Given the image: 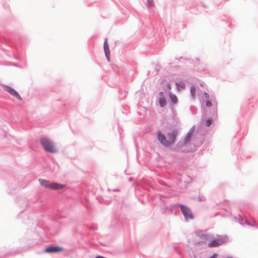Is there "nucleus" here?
I'll return each mask as SVG.
<instances>
[{
	"instance_id": "14",
	"label": "nucleus",
	"mask_w": 258,
	"mask_h": 258,
	"mask_svg": "<svg viewBox=\"0 0 258 258\" xmlns=\"http://www.w3.org/2000/svg\"><path fill=\"white\" fill-rule=\"evenodd\" d=\"M148 6L150 8L153 7L154 6L153 0H148Z\"/></svg>"
},
{
	"instance_id": "18",
	"label": "nucleus",
	"mask_w": 258,
	"mask_h": 258,
	"mask_svg": "<svg viewBox=\"0 0 258 258\" xmlns=\"http://www.w3.org/2000/svg\"><path fill=\"white\" fill-rule=\"evenodd\" d=\"M167 88L169 90H170L171 89V85L168 83L167 85Z\"/></svg>"
},
{
	"instance_id": "13",
	"label": "nucleus",
	"mask_w": 258,
	"mask_h": 258,
	"mask_svg": "<svg viewBox=\"0 0 258 258\" xmlns=\"http://www.w3.org/2000/svg\"><path fill=\"white\" fill-rule=\"evenodd\" d=\"M159 104L161 107H164L165 106L166 104V99L163 97L160 98L159 100Z\"/></svg>"
},
{
	"instance_id": "7",
	"label": "nucleus",
	"mask_w": 258,
	"mask_h": 258,
	"mask_svg": "<svg viewBox=\"0 0 258 258\" xmlns=\"http://www.w3.org/2000/svg\"><path fill=\"white\" fill-rule=\"evenodd\" d=\"M104 50L105 52V56L106 57V58L108 60V61H110V51L109 49V46L107 42V38H106L105 39V41L104 42Z\"/></svg>"
},
{
	"instance_id": "17",
	"label": "nucleus",
	"mask_w": 258,
	"mask_h": 258,
	"mask_svg": "<svg viewBox=\"0 0 258 258\" xmlns=\"http://www.w3.org/2000/svg\"><path fill=\"white\" fill-rule=\"evenodd\" d=\"M206 106L207 107H211L212 106V102L210 101H207L206 102Z\"/></svg>"
},
{
	"instance_id": "20",
	"label": "nucleus",
	"mask_w": 258,
	"mask_h": 258,
	"mask_svg": "<svg viewBox=\"0 0 258 258\" xmlns=\"http://www.w3.org/2000/svg\"><path fill=\"white\" fill-rule=\"evenodd\" d=\"M159 96H160V98L163 97V93L162 92H161L159 93Z\"/></svg>"
},
{
	"instance_id": "16",
	"label": "nucleus",
	"mask_w": 258,
	"mask_h": 258,
	"mask_svg": "<svg viewBox=\"0 0 258 258\" xmlns=\"http://www.w3.org/2000/svg\"><path fill=\"white\" fill-rule=\"evenodd\" d=\"M211 124V120L210 119H208L206 121V125L207 126H209Z\"/></svg>"
},
{
	"instance_id": "12",
	"label": "nucleus",
	"mask_w": 258,
	"mask_h": 258,
	"mask_svg": "<svg viewBox=\"0 0 258 258\" xmlns=\"http://www.w3.org/2000/svg\"><path fill=\"white\" fill-rule=\"evenodd\" d=\"M169 97H170V98L171 99V100L172 101V102L174 103H176L177 102V97L176 96V95H175L174 94L171 93H169Z\"/></svg>"
},
{
	"instance_id": "9",
	"label": "nucleus",
	"mask_w": 258,
	"mask_h": 258,
	"mask_svg": "<svg viewBox=\"0 0 258 258\" xmlns=\"http://www.w3.org/2000/svg\"><path fill=\"white\" fill-rule=\"evenodd\" d=\"M39 182L41 186L50 189L51 183L45 179H39Z\"/></svg>"
},
{
	"instance_id": "11",
	"label": "nucleus",
	"mask_w": 258,
	"mask_h": 258,
	"mask_svg": "<svg viewBox=\"0 0 258 258\" xmlns=\"http://www.w3.org/2000/svg\"><path fill=\"white\" fill-rule=\"evenodd\" d=\"M176 85L178 91H180L181 89H183L185 87V85L182 82L176 83Z\"/></svg>"
},
{
	"instance_id": "10",
	"label": "nucleus",
	"mask_w": 258,
	"mask_h": 258,
	"mask_svg": "<svg viewBox=\"0 0 258 258\" xmlns=\"http://www.w3.org/2000/svg\"><path fill=\"white\" fill-rule=\"evenodd\" d=\"M65 186L63 184H59L57 183H51L50 185V189H54V190H58L59 189H62Z\"/></svg>"
},
{
	"instance_id": "8",
	"label": "nucleus",
	"mask_w": 258,
	"mask_h": 258,
	"mask_svg": "<svg viewBox=\"0 0 258 258\" xmlns=\"http://www.w3.org/2000/svg\"><path fill=\"white\" fill-rule=\"evenodd\" d=\"M223 243V241L219 239H214L211 243L208 244V246L210 247H216L220 245Z\"/></svg>"
},
{
	"instance_id": "21",
	"label": "nucleus",
	"mask_w": 258,
	"mask_h": 258,
	"mask_svg": "<svg viewBox=\"0 0 258 258\" xmlns=\"http://www.w3.org/2000/svg\"><path fill=\"white\" fill-rule=\"evenodd\" d=\"M217 256V255L216 254H214V255H213L212 256H211L209 258H216Z\"/></svg>"
},
{
	"instance_id": "15",
	"label": "nucleus",
	"mask_w": 258,
	"mask_h": 258,
	"mask_svg": "<svg viewBox=\"0 0 258 258\" xmlns=\"http://www.w3.org/2000/svg\"><path fill=\"white\" fill-rule=\"evenodd\" d=\"M195 91H196V88L194 86H192L191 88H190V93L192 95V96L194 97V95H195Z\"/></svg>"
},
{
	"instance_id": "3",
	"label": "nucleus",
	"mask_w": 258,
	"mask_h": 258,
	"mask_svg": "<svg viewBox=\"0 0 258 258\" xmlns=\"http://www.w3.org/2000/svg\"><path fill=\"white\" fill-rule=\"evenodd\" d=\"M181 210L186 219H192L194 218V216L188 208L181 206Z\"/></svg>"
},
{
	"instance_id": "19",
	"label": "nucleus",
	"mask_w": 258,
	"mask_h": 258,
	"mask_svg": "<svg viewBox=\"0 0 258 258\" xmlns=\"http://www.w3.org/2000/svg\"><path fill=\"white\" fill-rule=\"evenodd\" d=\"M204 96H205V98H209V95H208V93H204Z\"/></svg>"
},
{
	"instance_id": "4",
	"label": "nucleus",
	"mask_w": 258,
	"mask_h": 258,
	"mask_svg": "<svg viewBox=\"0 0 258 258\" xmlns=\"http://www.w3.org/2000/svg\"><path fill=\"white\" fill-rule=\"evenodd\" d=\"M63 249L59 246H50L46 247L44 249V252L46 253H55L62 251Z\"/></svg>"
},
{
	"instance_id": "2",
	"label": "nucleus",
	"mask_w": 258,
	"mask_h": 258,
	"mask_svg": "<svg viewBox=\"0 0 258 258\" xmlns=\"http://www.w3.org/2000/svg\"><path fill=\"white\" fill-rule=\"evenodd\" d=\"M4 89L9 93L12 96L16 97L19 100H21L22 98L19 93L13 88L9 86H4Z\"/></svg>"
},
{
	"instance_id": "1",
	"label": "nucleus",
	"mask_w": 258,
	"mask_h": 258,
	"mask_svg": "<svg viewBox=\"0 0 258 258\" xmlns=\"http://www.w3.org/2000/svg\"><path fill=\"white\" fill-rule=\"evenodd\" d=\"M40 142L43 149L45 151L50 153H56L57 152V148L49 138L42 137L40 138Z\"/></svg>"
},
{
	"instance_id": "5",
	"label": "nucleus",
	"mask_w": 258,
	"mask_h": 258,
	"mask_svg": "<svg viewBox=\"0 0 258 258\" xmlns=\"http://www.w3.org/2000/svg\"><path fill=\"white\" fill-rule=\"evenodd\" d=\"M157 137L159 142L163 145L165 146H170L169 140H167L165 136L161 133L159 132L158 133Z\"/></svg>"
},
{
	"instance_id": "6",
	"label": "nucleus",
	"mask_w": 258,
	"mask_h": 258,
	"mask_svg": "<svg viewBox=\"0 0 258 258\" xmlns=\"http://www.w3.org/2000/svg\"><path fill=\"white\" fill-rule=\"evenodd\" d=\"M178 134V131L177 130H174L171 133H169L167 134L168 140L169 141L170 145L173 144L175 142V138Z\"/></svg>"
}]
</instances>
